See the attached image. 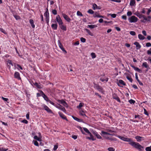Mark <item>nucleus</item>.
I'll use <instances>...</instances> for the list:
<instances>
[{"instance_id": "62", "label": "nucleus", "mask_w": 151, "mask_h": 151, "mask_svg": "<svg viewBox=\"0 0 151 151\" xmlns=\"http://www.w3.org/2000/svg\"><path fill=\"white\" fill-rule=\"evenodd\" d=\"M26 118L27 119H29V113H27L26 115Z\"/></svg>"}, {"instance_id": "64", "label": "nucleus", "mask_w": 151, "mask_h": 151, "mask_svg": "<svg viewBox=\"0 0 151 151\" xmlns=\"http://www.w3.org/2000/svg\"><path fill=\"white\" fill-rule=\"evenodd\" d=\"M142 33L145 36H146L147 35L146 32L145 30L142 31Z\"/></svg>"}, {"instance_id": "57", "label": "nucleus", "mask_w": 151, "mask_h": 151, "mask_svg": "<svg viewBox=\"0 0 151 151\" xmlns=\"http://www.w3.org/2000/svg\"><path fill=\"white\" fill-rule=\"evenodd\" d=\"M34 145L36 146H38V143L36 141H35L34 142Z\"/></svg>"}, {"instance_id": "53", "label": "nucleus", "mask_w": 151, "mask_h": 151, "mask_svg": "<svg viewBox=\"0 0 151 151\" xmlns=\"http://www.w3.org/2000/svg\"><path fill=\"white\" fill-rule=\"evenodd\" d=\"M108 150L109 151H114V149L113 148L109 147L108 149Z\"/></svg>"}, {"instance_id": "60", "label": "nucleus", "mask_w": 151, "mask_h": 151, "mask_svg": "<svg viewBox=\"0 0 151 151\" xmlns=\"http://www.w3.org/2000/svg\"><path fill=\"white\" fill-rule=\"evenodd\" d=\"M77 136L76 135H73L72 136V138L74 139H76L77 138Z\"/></svg>"}, {"instance_id": "27", "label": "nucleus", "mask_w": 151, "mask_h": 151, "mask_svg": "<svg viewBox=\"0 0 151 151\" xmlns=\"http://www.w3.org/2000/svg\"><path fill=\"white\" fill-rule=\"evenodd\" d=\"M51 27L54 29L56 30L57 28V25L56 24H53L51 25Z\"/></svg>"}, {"instance_id": "44", "label": "nucleus", "mask_w": 151, "mask_h": 151, "mask_svg": "<svg viewBox=\"0 0 151 151\" xmlns=\"http://www.w3.org/2000/svg\"><path fill=\"white\" fill-rule=\"evenodd\" d=\"M145 150L146 151H151V147H146Z\"/></svg>"}, {"instance_id": "11", "label": "nucleus", "mask_w": 151, "mask_h": 151, "mask_svg": "<svg viewBox=\"0 0 151 151\" xmlns=\"http://www.w3.org/2000/svg\"><path fill=\"white\" fill-rule=\"evenodd\" d=\"M112 97L114 99L116 100L118 102H121V101L119 98L115 93H114L113 94Z\"/></svg>"}, {"instance_id": "15", "label": "nucleus", "mask_w": 151, "mask_h": 151, "mask_svg": "<svg viewBox=\"0 0 151 151\" xmlns=\"http://www.w3.org/2000/svg\"><path fill=\"white\" fill-rule=\"evenodd\" d=\"M92 133L98 139H101L102 138L96 132L93 131Z\"/></svg>"}, {"instance_id": "47", "label": "nucleus", "mask_w": 151, "mask_h": 151, "mask_svg": "<svg viewBox=\"0 0 151 151\" xmlns=\"http://www.w3.org/2000/svg\"><path fill=\"white\" fill-rule=\"evenodd\" d=\"M80 40L81 41L83 42H86V39L83 37H81Z\"/></svg>"}, {"instance_id": "45", "label": "nucleus", "mask_w": 151, "mask_h": 151, "mask_svg": "<svg viewBox=\"0 0 151 151\" xmlns=\"http://www.w3.org/2000/svg\"><path fill=\"white\" fill-rule=\"evenodd\" d=\"M100 15L97 13L96 12L94 15V17H99Z\"/></svg>"}, {"instance_id": "23", "label": "nucleus", "mask_w": 151, "mask_h": 151, "mask_svg": "<svg viewBox=\"0 0 151 151\" xmlns=\"http://www.w3.org/2000/svg\"><path fill=\"white\" fill-rule=\"evenodd\" d=\"M90 136V137H86V139H89V140L91 139L93 141L94 140H95L96 139H94L93 137V135L91 134H91H89Z\"/></svg>"}, {"instance_id": "38", "label": "nucleus", "mask_w": 151, "mask_h": 151, "mask_svg": "<svg viewBox=\"0 0 151 151\" xmlns=\"http://www.w3.org/2000/svg\"><path fill=\"white\" fill-rule=\"evenodd\" d=\"M91 57H92V58H94L96 57V56L95 53L94 52H92L91 53Z\"/></svg>"}, {"instance_id": "17", "label": "nucleus", "mask_w": 151, "mask_h": 151, "mask_svg": "<svg viewBox=\"0 0 151 151\" xmlns=\"http://www.w3.org/2000/svg\"><path fill=\"white\" fill-rule=\"evenodd\" d=\"M134 69V70H135L136 71L139 72V73H142V71L141 70L139 69L137 67H135V66L133 65L131 66Z\"/></svg>"}, {"instance_id": "36", "label": "nucleus", "mask_w": 151, "mask_h": 151, "mask_svg": "<svg viewBox=\"0 0 151 151\" xmlns=\"http://www.w3.org/2000/svg\"><path fill=\"white\" fill-rule=\"evenodd\" d=\"M80 114L83 116H86L85 114L84 113V111H80Z\"/></svg>"}, {"instance_id": "31", "label": "nucleus", "mask_w": 151, "mask_h": 151, "mask_svg": "<svg viewBox=\"0 0 151 151\" xmlns=\"http://www.w3.org/2000/svg\"><path fill=\"white\" fill-rule=\"evenodd\" d=\"M100 80L102 82H104L105 81L106 82H107L108 80V78H106L105 79H104L101 78H100Z\"/></svg>"}, {"instance_id": "1", "label": "nucleus", "mask_w": 151, "mask_h": 151, "mask_svg": "<svg viewBox=\"0 0 151 151\" xmlns=\"http://www.w3.org/2000/svg\"><path fill=\"white\" fill-rule=\"evenodd\" d=\"M131 143V145L132 146L137 149L140 151L144 149L143 147L142 146L138 143L136 142L133 141V142Z\"/></svg>"}, {"instance_id": "29", "label": "nucleus", "mask_w": 151, "mask_h": 151, "mask_svg": "<svg viewBox=\"0 0 151 151\" xmlns=\"http://www.w3.org/2000/svg\"><path fill=\"white\" fill-rule=\"evenodd\" d=\"M60 28L65 31H66V27L63 25V24H61V25H60Z\"/></svg>"}, {"instance_id": "63", "label": "nucleus", "mask_w": 151, "mask_h": 151, "mask_svg": "<svg viewBox=\"0 0 151 151\" xmlns=\"http://www.w3.org/2000/svg\"><path fill=\"white\" fill-rule=\"evenodd\" d=\"M151 12V10L150 9H149L148 10V12H147V14L148 15H149L150 14V13Z\"/></svg>"}, {"instance_id": "59", "label": "nucleus", "mask_w": 151, "mask_h": 151, "mask_svg": "<svg viewBox=\"0 0 151 151\" xmlns=\"http://www.w3.org/2000/svg\"><path fill=\"white\" fill-rule=\"evenodd\" d=\"M144 114H145L146 115H147L148 116V115H149L148 114V112L146 110V109H144Z\"/></svg>"}, {"instance_id": "16", "label": "nucleus", "mask_w": 151, "mask_h": 151, "mask_svg": "<svg viewBox=\"0 0 151 151\" xmlns=\"http://www.w3.org/2000/svg\"><path fill=\"white\" fill-rule=\"evenodd\" d=\"M142 66L145 67L147 69H150V68L149 65L147 64L146 62H144L142 63Z\"/></svg>"}, {"instance_id": "13", "label": "nucleus", "mask_w": 151, "mask_h": 151, "mask_svg": "<svg viewBox=\"0 0 151 151\" xmlns=\"http://www.w3.org/2000/svg\"><path fill=\"white\" fill-rule=\"evenodd\" d=\"M14 76L15 78H17L18 80L21 79L19 74L18 72H16L14 73Z\"/></svg>"}, {"instance_id": "25", "label": "nucleus", "mask_w": 151, "mask_h": 151, "mask_svg": "<svg viewBox=\"0 0 151 151\" xmlns=\"http://www.w3.org/2000/svg\"><path fill=\"white\" fill-rule=\"evenodd\" d=\"M85 30L87 32L88 34L91 36H93V34L89 30L87 29H85Z\"/></svg>"}, {"instance_id": "42", "label": "nucleus", "mask_w": 151, "mask_h": 151, "mask_svg": "<svg viewBox=\"0 0 151 151\" xmlns=\"http://www.w3.org/2000/svg\"><path fill=\"white\" fill-rule=\"evenodd\" d=\"M77 14L78 16H83L82 14L79 11L77 12Z\"/></svg>"}, {"instance_id": "19", "label": "nucleus", "mask_w": 151, "mask_h": 151, "mask_svg": "<svg viewBox=\"0 0 151 151\" xmlns=\"http://www.w3.org/2000/svg\"><path fill=\"white\" fill-rule=\"evenodd\" d=\"M97 27V26L96 25H88L87 26V27L90 28L91 29H92L96 27Z\"/></svg>"}, {"instance_id": "7", "label": "nucleus", "mask_w": 151, "mask_h": 151, "mask_svg": "<svg viewBox=\"0 0 151 151\" xmlns=\"http://www.w3.org/2000/svg\"><path fill=\"white\" fill-rule=\"evenodd\" d=\"M58 45L59 47L61 49V50L63 52H64L65 53H67V52L64 49V48H63V45L61 44V43H60V40H58Z\"/></svg>"}, {"instance_id": "46", "label": "nucleus", "mask_w": 151, "mask_h": 151, "mask_svg": "<svg viewBox=\"0 0 151 151\" xmlns=\"http://www.w3.org/2000/svg\"><path fill=\"white\" fill-rule=\"evenodd\" d=\"M58 101L59 103H60L61 104H63L65 101L64 100H58Z\"/></svg>"}, {"instance_id": "61", "label": "nucleus", "mask_w": 151, "mask_h": 151, "mask_svg": "<svg viewBox=\"0 0 151 151\" xmlns=\"http://www.w3.org/2000/svg\"><path fill=\"white\" fill-rule=\"evenodd\" d=\"M122 18L123 19H124V20H126L127 16L126 15H123L122 16Z\"/></svg>"}, {"instance_id": "21", "label": "nucleus", "mask_w": 151, "mask_h": 151, "mask_svg": "<svg viewBox=\"0 0 151 151\" xmlns=\"http://www.w3.org/2000/svg\"><path fill=\"white\" fill-rule=\"evenodd\" d=\"M134 44L136 45L137 49H139L141 48V45H140L139 42H135L134 43Z\"/></svg>"}, {"instance_id": "4", "label": "nucleus", "mask_w": 151, "mask_h": 151, "mask_svg": "<svg viewBox=\"0 0 151 151\" xmlns=\"http://www.w3.org/2000/svg\"><path fill=\"white\" fill-rule=\"evenodd\" d=\"M129 20L130 22H136L138 21L137 17L134 16H132L129 18Z\"/></svg>"}, {"instance_id": "34", "label": "nucleus", "mask_w": 151, "mask_h": 151, "mask_svg": "<svg viewBox=\"0 0 151 151\" xmlns=\"http://www.w3.org/2000/svg\"><path fill=\"white\" fill-rule=\"evenodd\" d=\"M83 103H79V105L77 106V108H78L80 109L83 106Z\"/></svg>"}, {"instance_id": "41", "label": "nucleus", "mask_w": 151, "mask_h": 151, "mask_svg": "<svg viewBox=\"0 0 151 151\" xmlns=\"http://www.w3.org/2000/svg\"><path fill=\"white\" fill-rule=\"evenodd\" d=\"M88 12L90 14H93L94 12L91 9H89L88 11Z\"/></svg>"}, {"instance_id": "32", "label": "nucleus", "mask_w": 151, "mask_h": 151, "mask_svg": "<svg viewBox=\"0 0 151 151\" xmlns=\"http://www.w3.org/2000/svg\"><path fill=\"white\" fill-rule=\"evenodd\" d=\"M84 130L88 134H91V132L89 131V130L86 128L85 127H84L83 128Z\"/></svg>"}, {"instance_id": "35", "label": "nucleus", "mask_w": 151, "mask_h": 151, "mask_svg": "<svg viewBox=\"0 0 151 151\" xmlns=\"http://www.w3.org/2000/svg\"><path fill=\"white\" fill-rule=\"evenodd\" d=\"M97 7L98 6L95 4H93V10L97 9Z\"/></svg>"}, {"instance_id": "22", "label": "nucleus", "mask_w": 151, "mask_h": 151, "mask_svg": "<svg viewBox=\"0 0 151 151\" xmlns=\"http://www.w3.org/2000/svg\"><path fill=\"white\" fill-rule=\"evenodd\" d=\"M101 135L104 137H106V135H111V134L109 133L105 132L104 131H102L101 132Z\"/></svg>"}, {"instance_id": "3", "label": "nucleus", "mask_w": 151, "mask_h": 151, "mask_svg": "<svg viewBox=\"0 0 151 151\" xmlns=\"http://www.w3.org/2000/svg\"><path fill=\"white\" fill-rule=\"evenodd\" d=\"M134 14L136 15L137 17H139V19H141L143 18L145 20L147 21H150V20L147 19V18L144 15L142 14H140L138 12H136Z\"/></svg>"}, {"instance_id": "50", "label": "nucleus", "mask_w": 151, "mask_h": 151, "mask_svg": "<svg viewBox=\"0 0 151 151\" xmlns=\"http://www.w3.org/2000/svg\"><path fill=\"white\" fill-rule=\"evenodd\" d=\"M132 14V12L131 11H129L127 13V15L128 16H131Z\"/></svg>"}, {"instance_id": "43", "label": "nucleus", "mask_w": 151, "mask_h": 151, "mask_svg": "<svg viewBox=\"0 0 151 151\" xmlns=\"http://www.w3.org/2000/svg\"><path fill=\"white\" fill-rule=\"evenodd\" d=\"M131 82H132V79L131 78H130L128 76H127L126 77Z\"/></svg>"}, {"instance_id": "2", "label": "nucleus", "mask_w": 151, "mask_h": 151, "mask_svg": "<svg viewBox=\"0 0 151 151\" xmlns=\"http://www.w3.org/2000/svg\"><path fill=\"white\" fill-rule=\"evenodd\" d=\"M117 137L124 141L129 142V144L130 145L131 143L133 142L132 140L130 138L125 137L120 135H117Z\"/></svg>"}, {"instance_id": "12", "label": "nucleus", "mask_w": 151, "mask_h": 151, "mask_svg": "<svg viewBox=\"0 0 151 151\" xmlns=\"http://www.w3.org/2000/svg\"><path fill=\"white\" fill-rule=\"evenodd\" d=\"M42 96L47 101H49L50 100L47 97L45 94V93L42 91Z\"/></svg>"}, {"instance_id": "52", "label": "nucleus", "mask_w": 151, "mask_h": 151, "mask_svg": "<svg viewBox=\"0 0 151 151\" xmlns=\"http://www.w3.org/2000/svg\"><path fill=\"white\" fill-rule=\"evenodd\" d=\"M110 15H111V17H112L113 18H115L116 17V14H110Z\"/></svg>"}, {"instance_id": "24", "label": "nucleus", "mask_w": 151, "mask_h": 151, "mask_svg": "<svg viewBox=\"0 0 151 151\" xmlns=\"http://www.w3.org/2000/svg\"><path fill=\"white\" fill-rule=\"evenodd\" d=\"M34 84L38 88H42V86L38 84L37 83H35Z\"/></svg>"}, {"instance_id": "10", "label": "nucleus", "mask_w": 151, "mask_h": 151, "mask_svg": "<svg viewBox=\"0 0 151 151\" xmlns=\"http://www.w3.org/2000/svg\"><path fill=\"white\" fill-rule=\"evenodd\" d=\"M62 15L63 18L65 19L68 22H70L71 20V19L69 18V17L66 14H63Z\"/></svg>"}, {"instance_id": "20", "label": "nucleus", "mask_w": 151, "mask_h": 151, "mask_svg": "<svg viewBox=\"0 0 151 151\" xmlns=\"http://www.w3.org/2000/svg\"><path fill=\"white\" fill-rule=\"evenodd\" d=\"M135 138L138 142H140L142 139L143 137L139 136H137L135 137Z\"/></svg>"}, {"instance_id": "40", "label": "nucleus", "mask_w": 151, "mask_h": 151, "mask_svg": "<svg viewBox=\"0 0 151 151\" xmlns=\"http://www.w3.org/2000/svg\"><path fill=\"white\" fill-rule=\"evenodd\" d=\"M34 139H36L39 141H41V139L40 138L38 137L37 136H35L34 137Z\"/></svg>"}, {"instance_id": "5", "label": "nucleus", "mask_w": 151, "mask_h": 151, "mask_svg": "<svg viewBox=\"0 0 151 151\" xmlns=\"http://www.w3.org/2000/svg\"><path fill=\"white\" fill-rule=\"evenodd\" d=\"M94 87L98 90L99 91L103 93V89L102 87L100 86L98 84L94 83Z\"/></svg>"}, {"instance_id": "49", "label": "nucleus", "mask_w": 151, "mask_h": 151, "mask_svg": "<svg viewBox=\"0 0 151 151\" xmlns=\"http://www.w3.org/2000/svg\"><path fill=\"white\" fill-rule=\"evenodd\" d=\"M52 12L54 15H56L57 14V11L55 9L53 10L52 11Z\"/></svg>"}, {"instance_id": "26", "label": "nucleus", "mask_w": 151, "mask_h": 151, "mask_svg": "<svg viewBox=\"0 0 151 151\" xmlns=\"http://www.w3.org/2000/svg\"><path fill=\"white\" fill-rule=\"evenodd\" d=\"M29 22L30 24H31V25L32 28H35V25L34 24V21L33 20L30 19L29 20Z\"/></svg>"}, {"instance_id": "28", "label": "nucleus", "mask_w": 151, "mask_h": 151, "mask_svg": "<svg viewBox=\"0 0 151 151\" xmlns=\"http://www.w3.org/2000/svg\"><path fill=\"white\" fill-rule=\"evenodd\" d=\"M138 37L140 40H143L145 38V37L141 34H139Z\"/></svg>"}, {"instance_id": "51", "label": "nucleus", "mask_w": 151, "mask_h": 151, "mask_svg": "<svg viewBox=\"0 0 151 151\" xmlns=\"http://www.w3.org/2000/svg\"><path fill=\"white\" fill-rule=\"evenodd\" d=\"M146 46L147 47H149L151 46V43L150 42H147L146 43Z\"/></svg>"}, {"instance_id": "6", "label": "nucleus", "mask_w": 151, "mask_h": 151, "mask_svg": "<svg viewBox=\"0 0 151 151\" xmlns=\"http://www.w3.org/2000/svg\"><path fill=\"white\" fill-rule=\"evenodd\" d=\"M44 15L45 17H46L47 19V22H48L49 21V13L48 12V10L47 8L46 9V11L44 13Z\"/></svg>"}, {"instance_id": "39", "label": "nucleus", "mask_w": 151, "mask_h": 151, "mask_svg": "<svg viewBox=\"0 0 151 151\" xmlns=\"http://www.w3.org/2000/svg\"><path fill=\"white\" fill-rule=\"evenodd\" d=\"M129 34L132 36L135 35H136V33L135 32L133 31H131L129 32Z\"/></svg>"}, {"instance_id": "9", "label": "nucleus", "mask_w": 151, "mask_h": 151, "mask_svg": "<svg viewBox=\"0 0 151 151\" xmlns=\"http://www.w3.org/2000/svg\"><path fill=\"white\" fill-rule=\"evenodd\" d=\"M118 86L120 87H122L121 85H123V86H126V84L122 80H119L118 82Z\"/></svg>"}, {"instance_id": "14", "label": "nucleus", "mask_w": 151, "mask_h": 151, "mask_svg": "<svg viewBox=\"0 0 151 151\" xmlns=\"http://www.w3.org/2000/svg\"><path fill=\"white\" fill-rule=\"evenodd\" d=\"M43 106L44 109L48 112L51 113L52 111L46 105H44Z\"/></svg>"}, {"instance_id": "54", "label": "nucleus", "mask_w": 151, "mask_h": 151, "mask_svg": "<svg viewBox=\"0 0 151 151\" xmlns=\"http://www.w3.org/2000/svg\"><path fill=\"white\" fill-rule=\"evenodd\" d=\"M63 105L64 106L67 107H68V105L66 102L65 101L63 104Z\"/></svg>"}, {"instance_id": "58", "label": "nucleus", "mask_w": 151, "mask_h": 151, "mask_svg": "<svg viewBox=\"0 0 151 151\" xmlns=\"http://www.w3.org/2000/svg\"><path fill=\"white\" fill-rule=\"evenodd\" d=\"M14 17H15V18L17 19V20H18L19 19H20V17L18 16H17V15H14Z\"/></svg>"}, {"instance_id": "56", "label": "nucleus", "mask_w": 151, "mask_h": 151, "mask_svg": "<svg viewBox=\"0 0 151 151\" xmlns=\"http://www.w3.org/2000/svg\"><path fill=\"white\" fill-rule=\"evenodd\" d=\"M21 122H22L26 124H27L28 123V121L26 119H24V120H22Z\"/></svg>"}, {"instance_id": "37", "label": "nucleus", "mask_w": 151, "mask_h": 151, "mask_svg": "<svg viewBox=\"0 0 151 151\" xmlns=\"http://www.w3.org/2000/svg\"><path fill=\"white\" fill-rule=\"evenodd\" d=\"M56 108L59 109L61 110L62 108H63V106L60 104H58L57 105L55 106Z\"/></svg>"}, {"instance_id": "55", "label": "nucleus", "mask_w": 151, "mask_h": 151, "mask_svg": "<svg viewBox=\"0 0 151 151\" xmlns=\"http://www.w3.org/2000/svg\"><path fill=\"white\" fill-rule=\"evenodd\" d=\"M58 145H55L54 146V148H53V150H54V151H55L58 148Z\"/></svg>"}, {"instance_id": "33", "label": "nucleus", "mask_w": 151, "mask_h": 151, "mask_svg": "<svg viewBox=\"0 0 151 151\" xmlns=\"http://www.w3.org/2000/svg\"><path fill=\"white\" fill-rule=\"evenodd\" d=\"M72 117L74 120H76L78 122H81V120H80V119L77 118L76 117H75L74 116H72Z\"/></svg>"}, {"instance_id": "18", "label": "nucleus", "mask_w": 151, "mask_h": 151, "mask_svg": "<svg viewBox=\"0 0 151 151\" xmlns=\"http://www.w3.org/2000/svg\"><path fill=\"white\" fill-rule=\"evenodd\" d=\"M58 114L59 116L63 119H65L67 121H68L67 119L66 118L65 116V115L62 113L60 112H58Z\"/></svg>"}, {"instance_id": "30", "label": "nucleus", "mask_w": 151, "mask_h": 151, "mask_svg": "<svg viewBox=\"0 0 151 151\" xmlns=\"http://www.w3.org/2000/svg\"><path fill=\"white\" fill-rule=\"evenodd\" d=\"M135 3V0H131L130 3V5L131 6H133Z\"/></svg>"}, {"instance_id": "48", "label": "nucleus", "mask_w": 151, "mask_h": 151, "mask_svg": "<svg viewBox=\"0 0 151 151\" xmlns=\"http://www.w3.org/2000/svg\"><path fill=\"white\" fill-rule=\"evenodd\" d=\"M129 102L130 104H134L135 102V101L133 100L132 99L129 100Z\"/></svg>"}, {"instance_id": "8", "label": "nucleus", "mask_w": 151, "mask_h": 151, "mask_svg": "<svg viewBox=\"0 0 151 151\" xmlns=\"http://www.w3.org/2000/svg\"><path fill=\"white\" fill-rule=\"evenodd\" d=\"M56 19L57 22L58 23L59 25L63 24V22L59 15L56 17Z\"/></svg>"}]
</instances>
